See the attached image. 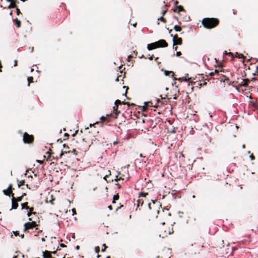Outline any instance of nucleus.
Returning <instances> with one entry per match:
<instances>
[{
    "instance_id": "nucleus-1",
    "label": "nucleus",
    "mask_w": 258,
    "mask_h": 258,
    "mask_svg": "<svg viewBox=\"0 0 258 258\" xmlns=\"http://www.w3.org/2000/svg\"><path fill=\"white\" fill-rule=\"evenodd\" d=\"M148 207L149 210L147 212L148 218L150 220L156 219L161 208V205H156L155 203L153 202L152 204H148Z\"/></svg>"
},
{
    "instance_id": "nucleus-2",
    "label": "nucleus",
    "mask_w": 258,
    "mask_h": 258,
    "mask_svg": "<svg viewBox=\"0 0 258 258\" xmlns=\"http://www.w3.org/2000/svg\"><path fill=\"white\" fill-rule=\"evenodd\" d=\"M219 23V20L215 18H205L202 21V24L204 27L208 29L216 27Z\"/></svg>"
},
{
    "instance_id": "nucleus-3",
    "label": "nucleus",
    "mask_w": 258,
    "mask_h": 258,
    "mask_svg": "<svg viewBox=\"0 0 258 258\" xmlns=\"http://www.w3.org/2000/svg\"><path fill=\"white\" fill-rule=\"evenodd\" d=\"M63 147L65 149V151L64 152H61V154H60V157H61L62 156H67L70 157V156H72L74 158L76 157V155H77V152L76 150L73 149L72 151L69 150V147L67 146L66 144H64Z\"/></svg>"
},
{
    "instance_id": "nucleus-4",
    "label": "nucleus",
    "mask_w": 258,
    "mask_h": 258,
    "mask_svg": "<svg viewBox=\"0 0 258 258\" xmlns=\"http://www.w3.org/2000/svg\"><path fill=\"white\" fill-rule=\"evenodd\" d=\"M220 72H222V71H219V70L216 69L215 71L209 73V75L210 76H219L218 79L220 82H225L226 81H228L229 80V78L224 75L222 73H220Z\"/></svg>"
},
{
    "instance_id": "nucleus-5",
    "label": "nucleus",
    "mask_w": 258,
    "mask_h": 258,
    "mask_svg": "<svg viewBox=\"0 0 258 258\" xmlns=\"http://www.w3.org/2000/svg\"><path fill=\"white\" fill-rule=\"evenodd\" d=\"M38 224H37L36 221H33V222H28L24 224V232H29V230L36 227Z\"/></svg>"
},
{
    "instance_id": "nucleus-6",
    "label": "nucleus",
    "mask_w": 258,
    "mask_h": 258,
    "mask_svg": "<svg viewBox=\"0 0 258 258\" xmlns=\"http://www.w3.org/2000/svg\"><path fill=\"white\" fill-rule=\"evenodd\" d=\"M23 139L25 143L31 144L33 142L34 138L33 135H30L26 132L23 135Z\"/></svg>"
},
{
    "instance_id": "nucleus-7",
    "label": "nucleus",
    "mask_w": 258,
    "mask_h": 258,
    "mask_svg": "<svg viewBox=\"0 0 258 258\" xmlns=\"http://www.w3.org/2000/svg\"><path fill=\"white\" fill-rule=\"evenodd\" d=\"M158 48L159 47H166L168 46V43L164 39H161L158 41L155 42Z\"/></svg>"
},
{
    "instance_id": "nucleus-8",
    "label": "nucleus",
    "mask_w": 258,
    "mask_h": 258,
    "mask_svg": "<svg viewBox=\"0 0 258 258\" xmlns=\"http://www.w3.org/2000/svg\"><path fill=\"white\" fill-rule=\"evenodd\" d=\"M173 45H181L182 43V39L180 37H178L177 35L173 36Z\"/></svg>"
},
{
    "instance_id": "nucleus-9",
    "label": "nucleus",
    "mask_w": 258,
    "mask_h": 258,
    "mask_svg": "<svg viewBox=\"0 0 258 258\" xmlns=\"http://www.w3.org/2000/svg\"><path fill=\"white\" fill-rule=\"evenodd\" d=\"M121 104V102L120 100H116L115 101V106H114L113 107V109H114V110H115V116H114V117L115 118H117V115L120 113V111H118L117 110V107H118V104Z\"/></svg>"
},
{
    "instance_id": "nucleus-10",
    "label": "nucleus",
    "mask_w": 258,
    "mask_h": 258,
    "mask_svg": "<svg viewBox=\"0 0 258 258\" xmlns=\"http://www.w3.org/2000/svg\"><path fill=\"white\" fill-rule=\"evenodd\" d=\"M14 194H12L11 195L12 198V209H16L18 207V202H17L14 197Z\"/></svg>"
},
{
    "instance_id": "nucleus-11",
    "label": "nucleus",
    "mask_w": 258,
    "mask_h": 258,
    "mask_svg": "<svg viewBox=\"0 0 258 258\" xmlns=\"http://www.w3.org/2000/svg\"><path fill=\"white\" fill-rule=\"evenodd\" d=\"M55 253V252H51L48 250H45V251L43 252V258H53L51 254L52 253Z\"/></svg>"
},
{
    "instance_id": "nucleus-12",
    "label": "nucleus",
    "mask_w": 258,
    "mask_h": 258,
    "mask_svg": "<svg viewBox=\"0 0 258 258\" xmlns=\"http://www.w3.org/2000/svg\"><path fill=\"white\" fill-rule=\"evenodd\" d=\"M28 210H29V211L27 213L28 217H31V216H33V215L36 216V212H33V210H34L33 207H31V208L29 207V209H28Z\"/></svg>"
},
{
    "instance_id": "nucleus-13",
    "label": "nucleus",
    "mask_w": 258,
    "mask_h": 258,
    "mask_svg": "<svg viewBox=\"0 0 258 258\" xmlns=\"http://www.w3.org/2000/svg\"><path fill=\"white\" fill-rule=\"evenodd\" d=\"M157 48H158V47L156 45V44L155 43V42L149 44L147 45V49L149 50H151L152 49H155Z\"/></svg>"
},
{
    "instance_id": "nucleus-14",
    "label": "nucleus",
    "mask_w": 258,
    "mask_h": 258,
    "mask_svg": "<svg viewBox=\"0 0 258 258\" xmlns=\"http://www.w3.org/2000/svg\"><path fill=\"white\" fill-rule=\"evenodd\" d=\"M29 220L30 221L33 222V221H36L38 220V222H40L39 220V217L38 216V214L36 213V216H31V217H29Z\"/></svg>"
},
{
    "instance_id": "nucleus-15",
    "label": "nucleus",
    "mask_w": 258,
    "mask_h": 258,
    "mask_svg": "<svg viewBox=\"0 0 258 258\" xmlns=\"http://www.w3.org/2000/svg\"><path fill=\"white\" fill-rule=\"evenodd\" d=\"M184 11L185 10L182 6H177V7L176 8L173 9V11L174 12H177L178 13H179L180 12Z\"/></svg>"
},
{
    "instance_id": "nucleus-16",
    "label": "nucleus",
    "mask_w": 258,
    "mask_h": 258,
    "mask_svg": "<svg viewBox=\"0 0 258 258\" xmlns=\"http://www.w3.org/2000/svg\"><path fill=\"white\" fill-rule=\"evenodd\" d=\"M13 22H14V24L16 25V26L18 28H19L21 27V22L17 18H16L15 19H14L13 20Z\"/></svg>"
},
{
    "instance_id": "nucleus-17",
    "label": "nucleus",
    "mask_w": 258,
    "mask_h": 258,
    "mask_svg": "<svg viewBox=\"0 0 258 258\" xmlns=\"http://www.w3.org/2000/svg\"><path fill=\"white\" fill-rule=\"evenodd\" d=\"M7 2H10V4L8 7V9L16 8L18 6L16 5L14 3H13L12 0H6Z\"/></svg>"
},
{
    "instance_id": "nucleus-18",
    "label": "nucleus",
    "mask_w": 258,
    "mask_h": 258,
    "mask_svg": "<svg viewBox=\"0 0 258 258\" xmlns=\"http://www.w3.org/2000/svg\"><path fill=\"white\" fill-rule=\"evenodd\" d=\"M249 82L248 79H243L242 82L241 83V85L244 87H247L248 86V82Z\"/></svg>"
},
{
    "instance_id": "nucleus-19",
    "label": "nucleus",
    "mask_w": 258,
    "mask_h": 258,
    "mask_svg": "<svg viewBox=\"0 0 258 258\" xmlns=\"http://www.w3.org/2000/svg\"><path fill=\"white\" fill-rule=\"evenodd\" d=\"M143 204H144V201L142 199H140L139 198L138 200H137V207H139L140 206H143Z\"/></svg>"
},
{
    "instance_id": "nucleus-20",
    "label": "nucleus",
    "mask_w": 258,
    "mask_h": 258,
    "mask_svg": "<svg viewBox=\"0 0 258 258\" xmlns=\"http://www.w3.org/2000/svg\"><path fill=\"white\" fill-rule=\"evenodd\" d=\"M170 74H172V77L173 78L175 74H174V73L172 71H166V70H165L164 71V74L165 76H168Z\"/></svg>"
},
{
    "instance_id": "nucleus-21",
    "label": "nucleus",
    "mask_w": 258,
    "mask_h": 258,
    "mask_svg": "<svg viewBox=\"0 0 258 258\" xmlns=\"http://www.w3.org/2000/svg\"><path fill=\"white\" fill-rule=\"evenodd\" d=\"M120 175V173H119L118 175L116 176V178L115 179V180L116 181H117L118 180H124V175H121L119 176V175Z\"/></svg>"
},
{
    "instance_id": "nucleus-22",
    "label": "nucleus",
    "mask_w": 258,
    "mask_h": 258,
    "mask_svg": "<svg viewBox=\"0 0 258 258\" xmlns=\"http://www.w3.org/2000/svg\"><path fill=\"white\" fill-rule=\"evenodd\" d=\"M28 202H25L24 203H22L21 204L22 209H29V207L28 206Z\"/></svg>"
},
{
    "instance_id": "nucleus-23",
    "label": "nucleus",
    "mask_w": 258,
    "mask_h": 258,
    "mask_svg": "<svg viewBox=\"0 0 258 258\" xmlns=\"http://www.w3.org/2000/svg\"><path fill=\"white\" fill-rule=\"evenodd\" d=\"M3 192L4 194V195H5L6 196H11V193L8 190V189L3 190Z\"/></svg>"
},
{
    "instance_id": "nucleus-24",
    "label": "nucleus",
    "mask_w": 258,
    "mask_h": 258,
    "mask_svg": "<svg viewBox=\"0 0 258 258\" xmlns=\"http://www.w3.org/2000/svg\"><path fill=\"white\" fill-rule=\"evenodd\" d=\"M174 29L176 31H178V32H180L181 31L182 29L181 28L180 26H178V25H175L174 26Z\"/></svg>"
},
{
    "instance_id": "nucleus-25",
    "label": "nucleus",
    "mask_w": 258,
    "mask_h": 258,
    "mask_svg": "<svg viewBox=\"0 0 258 258\" xmlns=\"http://www.w3.org/2000/svg\"><path fill=\"white\" fill-rule=\"evenodd\" d=\"M27 80H28V86H29L30 84L31 83L33 82V78L32 77H29L27 79Z\"/></svg>"
},
{
    "instance_id": "nucleus-26",
    "label": "nucleus",
    "mask_w": 258,
    "mask_h": 258,
    "mask_svg": "<svg viewBox=\"0 0 258 258\" xmlns=\"http://www.w3.org/2000/svg\"><path fill=\"white\" fill-rule=\"evenodd\" d=\"M224 54H226V55H228L229 56H230L231 57V60H232L234 58V55L232 53V52H227V51H225V53H224Z\"/></svg>"
},
{
    "instance_id": "nucleus-27",
    "label": "nucleus",
    "mask_w": 258,
    "mask_h": 258,
    "mask_svg": "<svg viewBox=\"0 0 258 258\" xmlns=\"http://www.w3.org/2000/svg\"><path fill=\"white\" fill-rule=\"evenodd\" d=\"M119 199V195L118 194H117L116 195H114L113 196V201H112V203H115V201L116 200H118Z\"/></svg>"
},
{
    "instance_id": "nucleus-28",
    "label": "nucleus",
    "mask_w": 258,
    "mask_h": 258,
    "mask_svg": "<svg viewBox=\"0 0 258 258\" xmlns=\"http://www.w3.org/2000/svg\"><path fill=\"white\" fill-rule=\"evenodd\" d=\"M148 195V193H146L144 192H141L139 194V198L141 197H146V196Z\"/></svg>"
},
{
    "instance_id": "nucleus-29",
    "label": "nucleus",
    "mask_w": 258,
    "mask_h": 258,
    "mask_svg": "<svg viewBox=\"0 0 258 258\" xmlns=\"http://www.w3.org/2000/svg\"><path fill=\"white\" fill-rule=\"evenodd\" d=\"M235 56L239 58H244V55L242 54L238 53V52H236Z\"/></svg>"
},
{
    "instance_id": "nucleus-30",
    "label": "nucleus",
    "mask_w": 258,
    "mask_h": 258,
    "mask_svg": "<svg viewBox=\"0 0 258 258\" xmlns=\"http://www.w3.org/2000/svg\"><path fill=\"white\" fill-rule=\"evenodd\" d=\"M158 20H160L161 22H162L164 23H166L167 22V21L165 18L163 17V16H162L158 19Z\"/></svg>"
},
{
    "instance_id": "nucleus-31",
    "label": "nucleus",
    "mask_w": 258,
    "mask_h": 258,
    "mask_svg": "<svg viewBox=\"0 0 258 258\" xmlns=\"http://www.w3.org/2000/svg\"><path fill=\"white\" fill-rule=\"evenodd\" d=\"M13 189L12 184H10L8 188V190L11 193V195L13 194L12 192Z\"/></svg>"
},
{
    "instance_id": "nucleus-32",
    "label": "nucleus",
    "mask_w": 258,
    "mask_h": 258,
    "mask_svg": "<svg viewBox=\"0 0 258 258\" xmlns=\"http://www.w3.org/2000/svg\"><path fill=\"white\" fill-rule=\"evenodd\" d=\"M25 184V180H21L19 183H18V186L20 187V186H21L22 185H24Z\"/></svg>"
},
{
    "instance_id": "nucleus-33",
    "label": "nucleus",
    "mask_w": 258,
    "mask_h": 258,
    "mask_svg": "<svg viewBox=\"0 0 258 258\" xmlns=\"http://www.w3.org/2000/svg\"><path fill=\"white\" fill-rule=\"evenodd\" d=\"M109 115H107V116H102L101 118H100V120H101L102 122H104V121H106L107 120V116H108Z\"/></svg>"
},
{
    "instance_id": "nucleus-34",
    "label": "nucleus",
    "mask_w": 258,
    "mask_h": 258,
    "mask_svg": "<svg viewBox=\"0 0 258 258\" xmlns=\"http://www.w3.org/2000/svg\"><path fill=\"white\" fill-rule=\"evenodd\" d=\"M95 251L96 253L98 254L99 251H100V247L99 246L95 247Z\"/></svg>"
},
{
    "instance_id": "nucleus-35",
    "label": "nucleus",
    "mask_w": 258,
    "mask_h": 258,
    "mask_svg": "<svg viewBox=\"0 0 258 258\" xmlns=\"http://www.w3.org/2000/svg\"><path fill=\"white\" fill-rule=\"evenodd\" d=\"M16 13H17V15H19L20 14H22L21 13L20 10L18 8V7L16 8Z\"/></svg>"
},
{
    "instance_id": "nucleus-36",
    "label": "nucleus",
    "mask_w": 258,
    "mask_h": 258,
    "mask_svg": "<svg viewBox=\"0 0 258 258\" xmlns=\"http://www.w3.org/2000/svg\"><path fill=\"white\" fill-rule=\"evenodd\" d=\"M22 199H23V198L21 196L18 197L17 198H15V200H16V201H17V202H21L22 201Z\"/></svg>"
},
{
    "instance_id": "nucleus-37",
    "label": "nucleus",
    "mask_w": 258,
    "mask_h": 258,
    "mask_svg": "<svg viewBox=\"0 0 258 258\" xmlns=\"http://www.w3.org/2000/svg\"><path fill=\"white\" fill-rule=\"evenodd\" d=\"M102 246L103 248L102 249L101 251L102 252H104L105 250V249L107 248V246L105 244H103Z\"/></svg>"
},
{
    "instance_id": "nucleus-38",
    "label": "nucleus",
    "mask_w": 258,
    "mask_h": 258,
    "mask_svg": "<svg viewBox=\"0 0 258 258\" xmlns=\"http://www.w3.org/2000/svg\"><path fill=\"white\" fill-rule=\"evenodd\" d=\"M13 233L16 236L19 235V231H14Z\"/></svg>"
},
{
    "instance_id": "nucleus-39",
    "label": "nucleus",
    "mask_w": 258,
    "mask_h": 258,
    "mask_svg": "<svg viewBox=\"0 0 258 258\" xmlns=\"http://www.w3.org/2000/svg\"><path fill=\"white\" fill-rule=\"evenodd\" d=\"M13 3H14V4L16 5H17L19 3V2L18 0H12Z\"/></svg>"
},
{
    "instance_id": "nucleus-40",
    "label": "nucleus",
    "mask_w": 258,
    "mask_h": 258,
    "mask_svg": "<svg viewBox=\"0 0 258 258\" xmlns=\"http://www.w3.org/2000/svg\"><path fill=\"white\" fill-rule=\"evenodd\" d=\"M166 12H167V10H163V11H162V12L161 13L162 16L165 15V14L166 13Z\"/></svg>"
},
{
    "instance_id": "nucleus-41",
    "label": "nucleus",
    "mask_w": 258,
    "mask_h": 258,
    "mask_svg": "<svg viewBox=\"0 0 258 258\" xmlns=\"http://www.w3.org/2000/svg\"><path fill=\"white\" fill-rule=\"evenodd\" d=\"M181 55V52H180V51H177V52H176V55H177V56H180Z\"/></svg>"
},
{
    "instance_id": "nucleus-42",
    "label": "nucleus",
    "mask_w": 258,
    "mask_h": 258,
    "mask_svg": "<svg viewBox=\"0 0 258 258\" xmlns=\"http://www.w3.org/2000/svg\"><path fill=\"white\" fill-rule=\"evenodd\" d=\"M213 77V79H216L217 80H219V79H218V78H219V76H214Z\"/></svg>"
},
{
    "instance_id": "nucleus-43",
    "label": "nucleus",
    "mask_w": 258,
    "mask_h": 258,
    "mask_svg": "<svg viewBox=\"0 0 258 258\" xmlns=\"http://www.w3.org/2000/svg\"><path fill=\"white\" fill-rule=\"evenodd\" d=\"M178 80L179 81H182L183 80L185 81H187V80L186 79H183V78H180L178 79Z\"/></svg>"
},
{
    "instance_id": "nucleus-44",
    "label": "nucleus",
    "mask_w": 258,
    "mask_h": 258,
    "mask_svg": "<svg viewBox=\"0 0 258 258\" xmlns=\"http://www.w3.org/2000/svg\"><path fill=\"white\" fill-rule=\"evenodd\" d=\"M18 62L17 60H15L14 61V66L17 67L18 66Z\"/></svg>"
},
{
    "instance_id": "nucleus-45",
    "label": "nucleus",
    "mask_w": 258,
    "mask_h": 258,
    "mask_svg": "<svg viewBox=\"0 0 258 258\" xmlns=\"http://www.w3.org/2000/svg\"><path fill=\"white\" fill-rule=\"evenodd\" d=\"M46 237H47V236H45V237H42V238H41V241H42V242H44V241H45V238H46Z\"/></svg>"
},
{
    "instance_id": "nucleus-46",
    "label": "nucleus",
    "mask_w": 258,
    "mask_h": 258,
    "mask_svg": "<svg viewBox=\"0 0 258 258\" xmlns=\"http://www.w3.org/2000/svg\"><path fill=\"white\" fill-rule=\"evenodd\" d=\"M98 123H99V122L97 121L96 123H93V124H91V123H90V126H93V125H94L95 124H98Z\"/></svg>"
},
{
    "instance_id": "nucleus-47",
    "label": "nucleus",
    "mask_w": 258,
    "mask_h": 258,
    "mask_svg": "<svg viewBox=\"0 0 258 258\" xmlns=\"http://www.w3.org/2000/svg\"><path fill=\"white\" fill-rule=\"evenodd\" d=\"M207 85V82H204V83H203V84H202V83H201V84H200V86H202V85L205 86V85Z\"/></svg>"
},
{
    "instance_id": "nucleus-48",
    "label": "nucleus",
    "mask_w": 258,
    "mask_h": 258,
    "mask_svg": "<svg viewBox=\"0 0 258 258\" xmlns=\"http://www.w3.org/2000/svg\"><path fill=\"white\" fill-rule=\"evenodd\" d=\"M60 246L61 247H66V246H67L65 244H63V243L60 244Z\"/></svg>"
},
{
    "instance_id": "nucleus-49",
    "label": "nucleus",
    "mask_w": 258,
    "mask_h": 258,
    "mask_svg": "<svg viewBox=\"0 0 258 258\" xmlns=\"http://www.w3.org/2000/svg\"><path fill=\"white\" fill-rule=\"evenodd\" d=\"M149 56H150V57H149V58L150 60H152V59H153V55H152L151 56H150V54H149Z\"/></svg>"
},
{
    "instance_id": "nucleus-50",
    "label": "nucleus",
    "mask_w": 258,
    "mask_h": 258,
    "mask_svg": "<svg viewBox=\"0 0 258 258\" xmlns=\"http://www.w3.org/2000/svg\"><path fill=\"white\" fill-rule=\"evenodd\" d=\"M149 56H150V57H149V58L150 60H152V59H153V55H152L151 56H150V54H149Z\"/></svg>"
},
{
    "instance_id": "nucleus-51",
    "label": "nucleus",
    "mask_w": 258,
    "mask_h": 258,
    "mask_svg": "<svg viewBox=\"0 0 258 258\" xmlns=\"http://www.w3.org/2000/svg\"><path fill=\"white\" fill-rule=\"evenodd\" d=\"M37 162L39 163L40 164H42L43 163V161H41V160H37Z\"/></svg>"
},
{
    "instance_id": "nucleus-52",
    "label": "nucleus",
    "mask_w": 258,
    "mask_h": 258,
    "mask_svg": "<svg viewBox=\"0 0 258 258\" xmlns=\"http://www.w3.org/2000/svg\"><path fill=\"white\" fill-rule=\"evenodd\" d=\"M72 211L73 212V215L74 214H76V210L75 209H72Z\"/></svg>"
},
{
    "instance_id": "nucleus-53",
    "label": "nucleus",
    "mask_w": 258,
    "mask_h": 258,
    "mask_svg": "<svg viewBox=\"0 0 258 258\" xmlns=\"http://www.w3.org/2000/svg\"><path fill=\"white\" fill-rule=\"evenodd\" d=\"M255 73L257 74V75H258V67H256V71H255Z\"/></svg>"
},
{
    "instance_id": "nucleus-54",
    "label": "nucleus",
    "mask_w": 258,
    "mask_h": 258,
    "mask_svg": "<svg viewBox=\"0 0 258 258\" xmlns=\"http://www.w3.org/2000/svg\"><path fill=\"white\" fill-rule=\"evenodd\" d=\"M132 57H133V56L131 55H130L128 56L127 59L129 60L130 59H131Z\"/></svg>"
},
{
    "instance_id": "nucleus-55",
    "label": "nucleus",
    "mask_w": 258,
    "mask_h": 258,
    "mask_svg": "<svg viewBox=\"0 0 258 258\" xmlns=\"http://www.w3.org/2000/svg\"><path fill=\"white\" fill-rule=\"evenodd\" d=\"M108 209H110V210H112V206L111 205L109 206L108 207Z\"/></svg>"
},
{
    "instance_id": "nucleus-56",
    "label": "nucleus",
    "mask_w": 258,
    "mask_h": 258,
    "mask_svg": "<svg viewBox=\"0 0 258 258\" xmlns=\"http://www.w3.org/2000/svg\"><path fill=\"white\" fill-rule=\"evenodd\" d=\"M116 185H117L118 186V188H120L121 186L120 185V184L119 183H116Z\"/></svg>"
},
{
    "instance_id": "nucleus-57",
    "label": "nucleus",
    "mask_w": 258,
    "mask_h": 258,
    "mask_svg": "<svg viewBox=\"0 0 258 258\" xmlns=\"http://www.w3.org/2000/svg\"><path fill=\"white\" fill-rule=\"evenodd\" d=\"M107 177V175H105V176L104 177V178H103V179H104V180H105L106 181H107V179H106Z\"/></svg>"
},
{
    "instance_id": "nucleus-58",
    "label": "nucleus",
    "mask_w": 258,
    "mask_h": 258,
    "mask_svg": "<svg viewBox=\"0 0 258 258\" xmlns=\"http://www.w3.org/2000/svg\"><path fill=\"white\" fill-rule=\"evenodd\" d=\"M116 81L118 82L119 81V76L117 77L116 79Z\"/></svg>"
},
{
    "instance_id": "nucleus-59",
    "label": "nucleus",
    "mask_w": 258,
    "mask_h": 258,
    "mask_svg": "<svg viewBox=\"0 0 258 258\" xmlns=\"http://www.w3.org/2000/svg\"><path fill=\"white\" fill-rule=\"evenodd\" d=\"M42 232V230H39L38 231V234H39V233H41V232Z\"/></svg>"
},
{
    "instance_id": "nucleus-60",
    "label": "nucleus",
    "mask_w": 258,
    "mask_h": 258,
    "mask_svg": "<svg viewBox=\"0 0 258 258\" xmlns=\"http://www.w3.org/2000/svg\"><path fill=\"white\" fill-rule=\"evenodd\" d=\"M20 236L22 238H23L24 237V234H22L20 235Z\"/></svg>"
},
{
    "instance_id": "nucleus-61",
    "label": "nucleus",
    "mask_w": 258,
    "mask_h": 258,
    "mask_svg": "<svg viewBox=\"0 0 258 258\" xmlns=\"http://www.w3.org/2000/svg\"><path fill=\"white\" fill-rule=\"evenodd\" d=\"M47 154H48V157H50V154H49V153L48 152H47L46 153Z\"/></svg>"
},
{
    "instance_id": "nucleus-62",
    "label": "nucleus",
    "mask_w": 258,
    "mask_h": 258,
    "mask_svg": "<svg viewBox=\"0 0 258 258\" xmlns=\"http://www.w3.org/2000/svg\"><path fill=\"white\" fill-rule=\"evenodd\" d=\"M26 194L25 193H24L22 195V197L23 198L24 196H26Z\"/></svg>"
},
{
    "instance_id": "nucleus-63",
    "label": "nucleus",
    "mask_w": 258,
    "mask_h": 258,
    "mask_svg": "<svg viewBox=\"0 0 258 258\" xmlns=\"http://www.w3.org/2000/svg\"><path fill=\"white\" fill-rule=\"evenodd\" d=\"M79 248H80V246H79V245H77V246H76V249H79Z\"/></svg>"
},
{
    "instance_id": "nucleus-64",
    "label": "nucleus",
    "mask_w": 258,
    "mask_h": 258,
    "mask_svg": "<svg viewBox=\"0 0 258 258\" xmlns=\"http://www.w3.org/2000/svg\"><path fill=\"white\" fill-rule=\"evenodd\" d=\"M12 15H13V11H11V12L10 13V15L12 16Z\"/></svg>"
}]
</instances>
